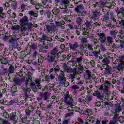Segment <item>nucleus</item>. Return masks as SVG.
<instances>
[{"mask_svg":"<svg viewBox=\"0 0 124 124\" xmlns=\"http://www.w3.org/2000/svg\"><path fill=\"white\" fill-rule=\"evenodd\" d=\"M112 113V115H114V117L113 118L112 120H110L109 121V124H118V121H119V118L120 117H119V114L114 113L112 111H111Z\"/></svg>","mask_w":124,"mask_h":124,"instance_id":"a211bd4d","label":"nucleus"},{"mask_svg":"<svg viewBox=\"0 0 124 124\" xmlns=\"http://www.w3.org/2000/svg\"><path fill=\"white\" fill-rule=\"evenodd\" d=\"M52 50H54V54H55V58L56 59H59V57H61V55H62V53L58 52H59V49L58 48L55 47Z\"/></svg>","mask_w":124,"mask_h":124,"instance_id":"2f4dec72","label":"nucleus"},{"mask_svg":"<svg viewBox=\"0 0 124 124\" xmlns=\"http://www.w3.org/2000/svg\"><path fill=\"white\" fill-rule=\"evenodd\" d=\"M46 14L47 15V18H50V19H53L54 15L52 14V12L49 11H47L46 12Z\"/></svg>","mask_w":124,"mask_h":124,"instance_id":"13d9d810","label":"nucleus"},{"mask_svg":"<svg viewBox=\"0 0 124 124\" xmlns=\"http://www.w3.org/2000/svg\"><path fill=\"white\" fill-rule=\"evenodd\" d=\"M78 16H82V17H86V15H87V12L84 10H82L81 11H79L78 12Z\"/></svg>","mask_w":124,"mask_h":124,"instance_id":"e433bc0d","label":"nucleus"},{"mask_svg":"<svg viewBox=\"0 0 124 124\" xmlns=\"http://www.w3.org/2000/svg\"><path fill=\"white\" fill-rule=\"evenodd\" d=\"M8 73V70L3 65H1L0 66V75H7Z\"/></svg>","mask_w":124,"mask_h":124,"instance_id":"412c9836","label":"nucleus"},{"mask_svg":"<svg viewBox=\"0 0 124 124\" xmlns=\"http://www.w3.org/2000/svg\"><path fill=\"white\" fill-rule=\"evenodd\" d=\"M27 56H28V53L26 51H23L20 53L21 58H26Z\"/></svg>","mask_w":124,"mask_h":124,"instance_id":"338daca9","label":"nucleus"},{"mask_svg":"<svg viewBox=\"0 0 124 124\" xmlns=\"http://www.w3.org/2000/svg\"><path fill=\"white\" fill-rule=\"evenodd\" d=\"M96 4L100 7V8H104V6L106 5V2L103 0H100L99 2H96Z\"/></svg>","mask_w":124,"mask_h":124,"instance_id":"c85d7f7f","label":"nucleus"},{"mask_svg":"<svg viewBox=\"0 0 124 124\" xmlns=\"http://www.w3.org/2000/svg\"><path fill=\"white\" fill-rule=\"evenodd\" d=\"M60 84L62 85V86H64L65 87H67L69 86V82L66 81V78L65 79V80H63L61 82H60Z\"/></svg>","mask_w":124,"mask_h":124,"instance_id":"4d7b16f0","label":"nucleus"},{"mask_svg":"<svg viewBox=\"0 0 124 124\" xmlns=\"http://www.w3.org/2000/svg\"><path fill=\"white\" fill-rule=\"evenodd\" d=\"M113 38L111 36H107L106 39V43L105 44L107 46H110V45H112V43H113Z\"/></svg>","mask_w":124,"mask_h":124,"instance_id":"a878e982","label":"nucleus"},{"mask_svg":"<svg viewBox=\"0 0 124 124\" xmlns=\"http://www.w3.org/2000/svg\"><path fill=\"white\" fill-rule=\"evenodd\" d=\"M68 4H69V1L68 0H62L60 2V8L62 10V12L64 14L69 13V11L68 9Z\"/></svg>","mask_w":124,"mask_h":124,"instance_id":"423d86ee","label":"nucleus"},{"mask_svg":"<svg viewBox=\"0 0 124 124\" xmlns=\"http://www.w3.org/2000/svg\"><path fill=\"white\" fill-rule=\"evenodd\" d=\"M86 74L88 76V80L89 81V83H92V72L90 71L89 70H87L86 71Z\"/></svg>","mask_w":124,"mask_h":124,"instance_id":"a19ab883","label":"nucleus"},{"mask_svg":"<svg viewBox=\"0 0 124 124\" xmlns=\"http://www.w3.org/2000/svg\"><path fill=\"white\" fill-rule=\"evenodd\" d=\"M38 40L39 41H40L41 42H42V41H45V40H48L49 38H48V36L45 35H43L42 37H38L37 38Z\"/></svg>","mask_w":124,"mask_h":124,"instance_id":"ea45409f","label":"nucleus"},{"mask_svg":"<svg viewBox=\"0 0 124 124\" xmlns=\"http://www.w3.org/2000/svg\"><path fill=\"white\" fill-rule=\"evenodd\" d=\"M116 5V3H115L114 2H112L108 3L107 4V7L108 8H110V9H113L114 8V6H115Z\"/></svg>","mask_w":124,"mask_h":124,"instance_id":"3c124183","label":"nucleus"},{"mask_svg":"<svg viewBox=\"0 0 124 124\" xmlns=\"http://www.w3.org/2000/svg\"><path fill=\"white\" fill-rule=\"evenodd\" d=\"M15 70V68L14 66L11 65L9 68V73H14V71Z\"/></svg>","mask_w":124,"mask_h":124,"instance_id":"e2e57ef3","label":"nucleus"},{"mask_svg":"<svg viewBox=\"0 0 124 124\" xmlns=\"http://www.w3.org/2000/svg\"><path fill=\"white\" fill-rule=\"evenodd\" d=\"M18 92V89H17V87L16 85L13 86L11 90V93H12L11 94L13 96H15L17 95V92Z\"/></svg>","mask_w":124,"mask_h":124,"instance_id":"bb28decb","label":"nucleus"},{"mask_svg":"<svg viewBox=\"0 0 124 124\" xmlns=\"http://www.w3.org/2000/svg\"><path fill=\"white\" fill-rule=\"evenodd\" d=\"M93 96H96L97 99L99 101H105V99L108 100L109 97H110V95L108 93H105L102 94L99 91H96L95 93L93 94Z\"/></svg>","mask_w":124,"mask_h":124,"instance_id":"39448f33","label":"nucleus"},{"mask_svg":"<svg viewBox=\"0 0 124 124\" xmlns=\"http://www.w3.org/2000/svg\"><path fill=\"white\" fill-rule=\"evenodd\" d=\"M99 58V62H101L103 63V66L110 63V57L106 54L104 55L103 56L101 55Z\"/></svg>","mask_w":124,"mask_h":124,"instance_id":"9b49d317","label":"nucleus"},{"mask_svg":"<svg viewBox=\"0 0 124 124\" xmlns=\"http://www.w3.org/2000/svg\"><path fill=\"white\" fill-rule=\"evenodd\" d=\"M27 82H31L32 81V73L30 72H26L25 73Z\"/></svg>","mask_w":124,"mask_h":124,"instance_id":"b1692460","label":"nucleus"},{"mask_svg":"<svg viewBox=\"0 0 124 124\" xmlns=\"http://www.w3.org/2000/svg\"><path fill=\"white\" fill-rule=\"evenodd\" d=\"M17 5H18V3L16 1H15L12 3V6L13 9V10H14V11H16V10H17Z\"/></svg>","mask_w":124,"mask_h":124,"instance_id":"bf43d9fd","label":"nucleus"},{"mask_svg":"<svg viewBox=\"0 0 124 124\" xmlns=\"http://www.w3.org/2000/svg\"><path fill=\"white\" fill-rule=\"evenodd\" d=\"M111 79L107 78V79L105 81L104 85L106 88H109V87L111 86Z\"/></svg>","mask_w":124,"mask_h":124,"instance_id":"c9c22d12","label":"nucleus"},{"mask_svg":"<svg viewBox=\"0 0 124 124\" xmlns=\"http://www.w3.org/2000/svg\"><path fill=\"white\" fill-rule=\"evenodd\" d=\"M64 103L65 105L69 106L72 105V101L73 99L72 97H70L69 95V92L67 91L64 94Z\"/></svg>","mask_w":124,"mask_h":124,"instance_id":"6e6552de","label":"nucleus"},{"mask_svg":"<svg viewBox=\"0 0 124 124\" xmlns=\"http://www.w3.org/2000/svg\"><path fill=\"white\" fill-rule=\"evenodd\" d=\"M30 87L34 93L38 92L39 90H42V92H45V91H47L49 89V87L47 85L42 87L40 84V80H36L35 83L31 82L30 84Z\"/></svg>","mask_w":124,"mask_h":124,"instance_id":"f03ea898","label":"nucleus"},{"mask_svg":"<svg viewBox=\"0 0 124 124\" xmlns=\"http://www.w3.org/2000/svg\"><path fill=\"white\" fill-rule=\"evenodd\" d=\"M56 26L61 27V29H62V30H63V29H64L65 28V27H64V24H65V23L64 22V21H63V20H61L60 22H59V21L56 22Z\"/></svg>","mask_w":124,"mask_h":124,"instance_id":"72a5a7b5","label":"nucleus"},{"mask_svg":"<svg viewBox=\"0 0 124 124\" xmlns=\"http://www.w3.org/2000/svg\"><path fill=\"white\" fill-rule=\"evenodd\" d=\"M103 67L105 68L106 70L105 72V74H106V75H108V74H109L110 73H112V72H113V69H112V67H111L110 65L108 64L103 66Z\"/></svg>","mask_w":124,"mask_h":124,"instance_id":"aec40b11","label":"nucleus"},{"mask_svg":"<svg viewBox=\"0 0 124 124\" xmlns=\"http://www.w3.org/2000/svg\"><path fill=\"white\" fill-rule=\"evenodd\" d=\"M76 23L78 25V31L82 30V26H83V17L80 16L77 17Z\"/></svg>","mask_w":124,"mask_h":124,"instance_id":"6ab92c4d","label":"nucleus"},{"mask_svg":"<svg viewBox=\"0 0 124 124\" xmlns=\"http://www.w3.org/2000/svg\"><path fill=\"white\" fill-rule=\"evenodd\" d=\"M53 69H54V72H55V73H57V72H59L60 70H61V68H60V66L59 65H57L56 64L53 65Z\"/></svg>","mask_w":124,"mask_h":124,"instance_id":"49530a36","label":"nucleus"},{"mask_svg":"<svg viewBox=\"0 0 124 124\" xmlns=\"http://www.w3.org/2000/svg\"><path fill=\"white\" fill-rule=\"evenodd\" d=\"M78 124H86V123H88V122H85L83 121V119L81 118V117H79L78 118Z\"/></svg>","mask_w":124,"mask_h":124,"instance_id":"69168bd1","label":"nucleus"},{"mask_svg":"<svg viewBox=\"0 0 124 124\" xmlns=\"http://www.w3.org/2000/svg\"><path fill=\"white\" fill-rule=\"evenodd\" d=\"M54 52H55V50H51L50 54H48L47 58L48 62H55V60H56V58Z\"/></svg>","mask_w":124,"mask_h":124,"instance_id":"4468645a","label":"nucleus"},{"mask_svg":"<svg viewBox=\"0 0 124 124\" xmlns=\"http://www.w3.org/2000/svg\"><path fill=\"white\" fill-rule=\"evenodd\" d=\"M69 48H70V50L71 51H73L77 54H80V50L78 49H77L78 48H79V44H78V42H75L74 44H71L69 43L68 45Z\"/></svg>","mask_w":124,"mask_h":124,"instance_id":"9d476101","label":"nucleus"},{"mask_svg":"<svg viewBox=\"0 0 124 124\" xmlns=\"http://www.w3.org/2000/svg\"><path fill=\"white\" fill-rule=\"evenodd\" d=\"M74 4L76 6L75 11L77 13L79 12V11H82V10L85 9L84 5L82 3V1L81 0H75Z\"/></svg>","mask_w":124,"mask_h":124,"instance_id":"0eeeda50","label":"nucleus"},{"mask_svg":"<svg viewBox=\"0 0 124 124\" xmlns=\"http://www.w3.org/2000/svg\"><path fill=\"white\" fill-rule=\"evenodd\" d=\"M0 124H10V123L7 120L1 117L0 118Z\"/></svg>","mask_w":124,"mask_h":124,"instance_id":"8fccbe9b","label":"nucleus"},{"mask_svg":"<svg viewBox=\"0 0 124 124\" xmlns=\"http://www.w3.org/2000/svg\"><path fill=\"white\" fill-rule=\"evenodd\" d=\"M102 20L104 22H108L109 21L116 23V18H115L114 14L112 12H110L109 11L102 16Z\"/></svg>","mask_w":124,"mask_h":124,"instance_id":"20e7f679","label":"nucleus"},{"mask_svg":"<svg viewBox=\"0 0 124 124\" xmlns=\"http://www.w3.org/2000/svg\"><path fill=\"white\" fill-rule=\"evenodd\" d=\"M99 40L101 43H104L105 44L106 42V35L104 33H101L99 34Z\"/></svg>","mask_w":124,"mask_h":124,"instance_id":"393cba45","label":"nucleus"},{"mask_svg":"<svg viewBox=\"0 0 124 124\" xmlns=\"http://www.w3.org/2000/svg\"><path fill=\"white\" fill-rule=\"evenodd\" d=\"M17 40L18 38L16 36V32L14 31L10 39V42L12 44L13 48H17V47H18Z\"/></svg>","mask_w":124,"mask_h":124,"instance_id":"1a4fd4ad","label":"nucleus"},{"mask_svg":"<svg viewBox=\"0 0 124 124\" xmlns=\"http://www.w3.org/2000/svg\"><path fill=\"white\" fill-rule=\"evenodd\" d=\"M84 45H83V44H80L79 45V46H78L79 49L80 50V51H79L80 55H83V54H82V51H83H83H85V52H86V51L85 50V49H84V48H85V46H84Z\"/></svg>","mask_w":124,"mask_h":124,"instance_id":"603ef678","label":"nucleus"},{"mask_svg":"<svg viewBox=\"0 0 124 124\" xmlns=\"http://www.w3.org/2000/svg\"><path fill=\"white\" fill-rule=\"evenodd\" d=\"M92 25H93V22L92 21H86V22L85 23V28H86V29H90V27H91V26H92Z\"/></svg>","mask_w":124,"mask_h":124,"instance_id":"052dcab7","label":"nucleus"},{"mask_svg":"<svg viewBox=\"0 0 124 124\" xmlns=\"http://www.w3.org/2000/svg\"><path fill=\"white\" fill-rule=\"evenodd\" d=\"M6 17L5 13H3V7H0V20H3Z\"/></svg>","mask_w":124,"mask_h":124,"instance_id":"cd10ccee","label":"nucleus"},{"mask_svg":"<svg viewBox=\"0 0 124 124\" xmlns=\"http://www.w3.org/2000/svg\"><path fill=\"white\" fill-rule=\"evenodd\" d=\"M58 81L62 82V81H65L66 80V78L65 77V75H64V72L62 71H61V73H59L58 75Z\"/></svg>","mask_w":124,"mask_h":124,"instance_id":"4be33fe9","label":"nucleus"},{"mask_svg":"<svg viewBox=\"0 0 124 124\" xmlns=\"http://www.w3.org/2000/svg\"><path fill=\"white\" fill-rule=\"evenodd\" d=\"M29 15L31 16L38 17V14L33 11H30L29 13Z\"/></svg>","mask_w":124,"mask_h":124,"instance_id":"de8ad7c7","label":"nucleus"},{"mask_svg":"<svg viewBox=\"0 0 124 124\" xmlns=\"http://www.w3.org/2000/svg\"><path fill=\"white\" fill-rule=\"evenodd\" d=\"M22 91L24 93L25 97L29 98V93L31 92V88L28 87L27 84H25L22 86Z\"/></svg>","mask_w":124,"mask_h":124,"instance_id":"f3484780","label":"nucleus"},{"mask_svg":"<svg viewBox=\"0 0 124 124\" xmlns=\"http://www.w3.org/2000/svg\"><path fill=\"white\" fill-rule=\"evenodd\" d=\"M77 108L75 107L74 105H73V103H72V105H69V107L67 108V111H69V112H74V109H76Z\"/></svg>","mask_w":124,"mask_h":124,"instance_id":"f704fd0d","label":"nucleus"},{"mask_svg":"<svg viewBox=\"0 0 124 124\" xmlns=\"http://www.w3.org/2000/svg\"><path fill=\"white\" fill-rule=\"evenodd\" d=\"M92 55L94 57L95 59H97L99 58V57L98 56L99 55V53L98 52L96 51H93L92 52Z\"/></svg>","mask_w":124,"mask_h":124,"instance_id":"864d4df0","label":"nucleus"},{"mask_svg":"<svg viewBox=\"0 0 124 124\" xmlns=\"http://www.w3.org/2000/svg\"><path fill=\"white\" fill-rule=\"evenodd\" d=\"M9 118L10 121H13V122H16L18 120V116L16 114V112H11Z\"/></svg>","mask_w":124,"mask_h":124,"instance_id":"5701e85b","label":"nucleus"},{"mask_svg":"<svg viewBox=\"0 0 124 124\" xmlns=\"http://www.w3.org/2000/svg\"><path fill=\"white\" fill-rule=\"evenodd\" d=\"M36 49V45H35V44H32L30 47V55H31V51H32V50H33L34 51H35V50Z\"/></svg>","mask_w":124,"mask_h":124,"instance_id":"5fc2aeb1","label":"nucleus"},{"mask_svg":"<svg viewBox=\"0 0 124 124\" xmlns=\"http://www.w3.org/2000/svg\"><path fill=\"white\" fill-rule=\"evenodd\" d=\"M13 82H14L15 83V84L17 85V86H20L21 83V79L17 78H14Z\"/></svg>","mask_w":124,"mask_h":124,"instance_id":"09e8293b","label":"nucleus"},{"mask_svg":"<svg viewBox=\"0 0 124 124\" xmlns=\"http://www.w3.org/2000/svg\"><path fill=\"white\" fill-rule=\"evenodd\" d=\"M83 114L86 115L88 118H89V116H92V115H93V110L91 108L86 109L85 110L83 111Z\"/></svg>","mask_w":124,"mask_h":124,"instance_id":"7c9ffc66","label":"nucleus"},{"mask_svg":"<svg viewBox=\"0 0 124 124\" xmlns=\"http://www.w3.org/2000/svg\"><path fill=\"white\" fill-rule=\"evenodd\" d=\"M116 13H117V16L118 19H120V20H117L116 22V27H124V20H123L124 19V8H117L115 10Z\"/></svg>","mask_w":124,"mask_h":124,"instance_id":"7ed1b4c3","label":"nucleus"},{"mask_svg":"<svg viewBox=\"0 0 124 124\" xmlns=\"http://www.w3.org/2000/svg\"><path fill=\"white\" fill-rule=\"evenodd\" d=\"M46 27V32L48 34H51V33L56 31V26L54 24L52 25H47Z\"/></svg>","mask_w":124,"mask_h":124,"instance_id":"ddd939ff","label":"nucleus"},{"mask_svg":"<svg viewBox=\"0 0 124 124\" xmlns=\"http://www.w3.org/2000/svg\"><path fill=\"white\" fill-rule=\"evenodd\" d=\"M52 13L54 15H57L58 16L60 15V13H61V11L58 8H54L52 9Z\"/></svg>","mask_w":124,"mask_h":124,"instance_id":"79ce46f5","label":"nucleus"},{"mask_svg":"<svg viewBox=\"0 0 124 124\" xmlns=\"http://www.w3.org/2000/svg\"><path fill=\"white\" fill-rule=\"evenodd\" d=\"M8 58L2 57L1 58L0 61L1 62V64H7L9 62Z\"/></svg>","mask_w":124,"mask_h":124,"instance_id":"58836bf2","label":"nucleus"},{"mask_svg":"<svg viewBox=\"0 0 124 124\" xmlns=\"http://www.w3.org/2000/svg\"><path fill=\"white\" fill-rule=\"evenodd\" d=\"M82 61H83V57H80L79 58H77V62L78 65H81Z\"/></svg>","mask_w":124,"mask_h":124,"instance_id":"680f3d73","label":"nucleus"},{"mask_svg":"<svg viewBox=\"0 0 124 124\" xmlns=\"http://www.w3.org/2000/svg\"><path fill=\"white\" fill-rule=\"evenodd\" d=\"M39 96H41L43 98L44 101H46L49 102V97H50V93L48 92H42L40 93Z\"/></svg>","mask_w":124,"mask_h":124,"instance_id":"2eb2a0df","label":"nucleus"},{"mask_svg":"<svg viewBox=\"0 0 124 124\" xmlns=\"http://www.w3.org/2000/svg\"><path fill=\"white\" fill-rule=\"evenodd\" d=\"M124 56L120 55L118 56V59L116 60L115 62H113L114 64H116L117 62H124Z\"/></svg>","mask_w":124,"mask_h":124,"instance_id":"c756f323","label":"nucleus"},{"mask_svg":"<svg viewBox=\"0 0 124 124\" xmlns=\"http://www.w3.org/2000/svg\"><path fill=\"white\" fill-rule=\"evenodd\" d=\"M53 3V0H42L41 6L44 8H50L49 4Z\"/></svg>","mask_w":124,"mask_h":124,"instance_id":"dca6fc26","label":"nucleus"},{"mask_svg":"<svg viewBox=\"0 0 124 124\" xmlns=\"http://www.w3.org/2000/svg\"><path fill=\"white\" fill-rule=\"evenodd\" d=\"M112 84H113V87H117V85L118 86H120L121 84V80H116L115 79H112Z\"/></svg>","mask_w":124,"mask_h":124,"instance_id":"4c0bfd02","label":"nucleus"},{"mask_svg":"<svg viewBox=\"0 0 124 124\" xmlns=\"http://www.w3.org/2000/svg\"><path fill=\"white\" fill-rule=\"evenodd\" d=\"M27 5H26V4H23L20 6V12H21L22 13H24V12L25 11V10H27Z\"/></svg>","mask_w":124,"mask_h":124,"instance_id":"6e6d98bb","label":"nucleus"},{"mask_svg":"<svg viewBox=\"0 0 124 124\" xmlns=\"http://www.w3.org/2000/svg\"><path fill=\"white\" fill-rule=\"evenodd\" d=\"M85 48L89 50V51H93V45L92 44H86L85 46Z\"/></svg>","mask_w":124,"mask_h":124,"instance_id":"c03bdc74","label":"nucleus"},{"mask_svg":"<svg viewBox=\"0 0 124 124\" xmlns=\"http://www.w3.org/2000/svg\"><path fill=\"white\" fill-rule=\"evenodd\" d=\"M93 17H94V21H97L98 20V17H99V12H94L93 14Z\"/></svg>","mask_w":124,"mask_h":124,"instance_id":"37998d69","label":"nucleus"},{"mask_svg":"<svg viewBox=\"0 0 124 124\" xmlns=\"http://www.w3.org/2000/svg\"><path fill=\"white\" fill-rule=\"evenodd\" d=\"M120 45H119V47L120 48H124V40H121L120 41Z\"/></svg>","mask_w":124,"mask_h":124,"instance_id":"774afa93","label":"nucleus"},{"mask_svg":"<svg viewBox=\"0 0 124 124\" xmlns=\"http://www.w3.org/2000/svg\"><path fill=\"white\" fill-rule=\"evenodd\" d=\"M124 111V102L122 103V105H118L115 108H111V112L113 113H116V114H120V112Z\"/></svg>","mask_w":124,"mask_h":124,"instance_id":"f8f14e48","label":"nucleus"},{"mask_svg":"<svg viewBox=\"0 0 124 124\" xmlns=\"http://www.w3.org/2000/svg\"><path fill=\"white\" fill-rule=\"evenodd\" d=\"M117 70L118 71H124V62H118L117 66Z\"/></svg>","mask_w":124,"mask_h":124,"instance_id":"473e14b6","label":"nucleus"},{"mask_svg":"<svg viewBox=\"0 0 124 124\" xmlns=\"http://www.w3.org/2000/svg\"><path fill=\"white\" fill-rule=\"evenodd\" d=\"M29 17L26 16H24L19 20L20 26H13L12 29L16 31H18V32L19 31L24 32V31H26L27 30H30L32 27V24L31 22H29Z\"/></svg>","mask_w":124,"mask_h":124,"instance_id":"f257e3e1","label":"nucleus"},{"mask_svg":"<svg viewBox=\"0 0 124 124\" xmlns=\"http://www.w3.org/2000/svg\"><path fill=\"white\" fill-rule=\"evenodd\" d=\"M35 116H37V118H41L42 117V115L41 114V111L39 110H36V112H35Z\"/></svg>","mask_w":124,"mask_h":124,"instance_id":"0e129e2a","label":"nucleus"},{"mask_svg":"<svg viewBox=\"0 0 124 124\" xmlns=\"http://www.w3.org/2000/svg\"><path fill=\"white\" fill-rule=\"evenodd\" d=\"M80 42L81 44H83L84 46L88 44V39L86 37H81L80 39ZM87 43V44H86Z\"/></svg>","mask_w":124,"mask_h":124,"instance_id":"a18cd8bd","label":"nucleus"}]
</instances>
